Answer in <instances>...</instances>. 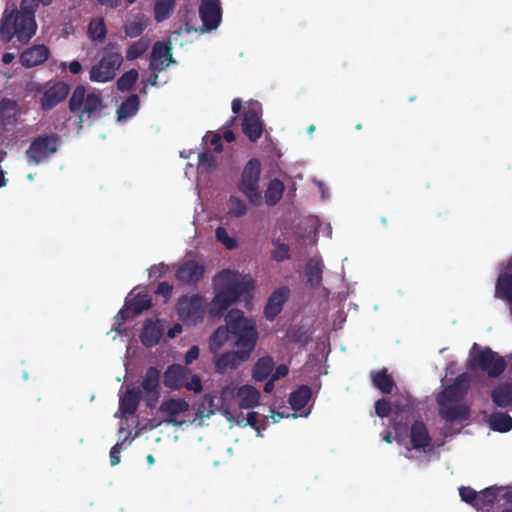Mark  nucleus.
<instances>
[{
	"label": "nucleus",
	"mask_w": 512,
	"mask_h": 512,
	"mask_svg": "<svg viewBox=\"0 0 512 512\" xmlns=\"http://www.w3.org/2000/svg\"><path fill=\"white\" fill-rule=\"evenodd\" d=\"M35 16L21 11L5 14L0 24V35L6 42L16 37L21 43H27L36 32Z\"/></svg>",
	"instance_id": "nucleus-1"
},
{
	"label": "nucleus",
	"mask_w": 512,
	"mask_h": 512,
	"mask_svg": "<svg viewBox=\"0 0 512 512\" xmlns=\"http://www.w3.org/2000/svg\"><path fill=\"white\" fill-rule=\"evenodd\" d=\"M106 108L100 92L92 91L87 93L83 85L74 88L69 99V109L71 112L79 114V124L84 122V117L95 119L101 116L102 110Z\"/></svg>",
	"instance_id": "nucleus-2"
},
{
	"label": "nucleus",
	"mask_w": 512,
	"mask_h": 512,
	"mask_svg": "<svg viewBox=\"0 0 512 512\" xmlns=\"http://www.w3.org/2000/svg\"><path fill=\"white\" fill-rule=\"evenodd\" d=\"M225 322L230 335L236 338L235 344L237 347H247L254 350L258 332L253 320L246 318L241 310L232 309L226 314Z\"/></svg>",
	"instance_id": "nucleus-3"
},
{
	"label": "nucleus",
	"mask_w": 512,
	"mask_h": 512,
	"mask_svg": "<svg viewBox=\"0 0 512 512\" xmlns=\"http://www.w3.org/2000/svg\"><path fill=\"white\" fill-rule=\"evenodd\" d=\"M102 56L89 72L92 82L106 83L115 78L123 64L124 58L115 42H109L102 50Z\"/></svg>",
	"instance_id": "nucleus-4"
},
{
	"label": "nucleus",
	"mask_w": 512,
	"mask_h": 512,
	"mask_svg": "<svg viewBox=\"0 0 512 512\" xmlns=\"http://www.w3.org/2000/svg\"><path fill=\"white\" fill-rule=\"evenodd\" d=\"M253 288L254 283L251 279H242L226 284L212 299L208 310L209 315L211 317L221 316L229 306Z\"/></svg>",
	"instance_id": "nucleus-5"
},
{
	"label": "nucleus",
	"mask_w": 512,
	"mask_h": 512,
	"mask_svg": "<svg viewBox=\"0 0 512 512\" xmlns=\"http://www.w3.org/2000/svg\"><path fill=\"white\" fill-rule=\"evenodd\" d=\"M260 176V160L257 158H251L243 168L241 180L238 184V190L253 205H259L261 203V193L259 191Z\"/></svg>",
	"instance_id": "nucleus-6"
},
{
	"label": "nucleus",
	"mask_w": 512,
	"mask_h": 512,
	"mask_svg": "<svg viewBox=\"0 0 512 512\" xmlns=\"http://www.w3.org/2000/svg\"><path fill=\"white\" fill-rule=\"evenodd\" d=\"M60 137L56 133L42 134L32 139L26 156L30 164L38 165L58 151Z\"/></svg>",
	"instance_id": "nucleus-7"
},
{
	"label": "nucleus",
	"mask_w": 512,
	"mask_h": 512,
	"mask_svg": "<svg viewBox=\"0 0 512 512\" xmlns=\"http://www.w3.org/2000/svg\"><path fill=\"white\" fill-rule=\"evenodd\" d=\"M206 302L200 294L182 295L176 303V312L181 321L196 325L203 321Z\"/></svg>",
	"instance_id": "nucleus-8"
},
{
	"label": "nucleus",
	"mask_w": 512,
	"mask_h": 512,
	"mask_svg": "<svg viewBox=\"0 0 512 512\" xmlns=\"http://www.w3.org/2000/svg\"><path fill=\"white\" fill-rule=\"evenodd\" d=\"M505 359L492 351L489 347L479 349L471 356L470 367L479 368L488 374L490 378L500 376L506 369Z\"/></svg>",
	"instance_id": "nucleus-9"
},
{
	"label": "nucleus",
	"mask_w": 512,
	"mask_h": 512,
	"mask_svg": "<svg viewBox=\"0 0 512 512\" xmlns=\"http://www.w3.org/2000/svg\"><path fill=\"white\" fill-rule=\"evenodd\" d=\"M204 273L205 266L203 264L196 260H187L177 267L175 278L181 284L195 286L203 279Z\"/></svg>",
	"instance_id": "nucleus-10"
},
{
	"label": "nucleus",
	"mask_w": 512,
	"mask_h": 512,
	"mask_svg": "<svg viewBox=\"0 0 512 512\" xmlns=\"http://www.w3.org/2000/svg\"><path fill=\"white\" fill-rule=\"evenodd\" d=\"M175 60L172 56V43L170 40L167 42L157 41L151 51L150 56V69L153 71H163L170 63Z\"/></svg>",
	"instance_id": "nucleus-11"
},
{
	"label": "nucleus",
	"mask_w": 512,
	"mask_h": 512,
	"mask_svg": "<svg viewBox=\"0 0 512 512\" xmlns=\"http://www.w3.org/2000/svg\"><path fill=\"white\" fill-rule=\"evenodd\" d=\"M189 407V403L183 398H169L161 403L159 412L165 416V422L178 427L181 426L184 421L177 420V417L187 412Z\"/></svg>",
	"instance_id": "nucleus-12"
},
{
	"label": "nucleus",
	"mask_w": 512,
	"mask_h": 512,
	"mask_svg": "<svg viewBox=\"0 0 512 512\" xmlns=\"http://www.w3.org/2000/svg\"><path fill=\"white\" fill-rule=\"evenodd\" d=\"M253 350L247 347H238L237 351H228L220 355L215 361V371L224 373L228 369L237 368L242 362L246 361Z\"/></svg>",
	"instance_id": "nucleus-13"
},
{
	"label": "nucleus",
	"mask_w": 512,
	"mask_h": 512,
	"mask_svg": "<svg viewBox=\"0 0 512 512\" xmlns=\"http://www.w3.org/2000/svg\"><path fill=\"white\" fill-rule=\"evenodd\" d=\"M199 16L205 30H215L221 21L222 11L219 0H202Z\"/></svg>",
	"instance_id": "nucleus-14"
},
{
	"label": "nucleus",
	"mask_w": 512,
	"mask_h": 512,
	"mask_svg": "<svg viewBox=\"0 0 512 512\" xmlns=\"http://www.w3.org/2000/svg\"><path fill=\"white\" fill-rule=\"evenodd\" d=\"M70 86L63 82L57 81L48 89L45 90L40 98L41 108L44 111H49L57 106L59 103L64 101L68 96Z\"/></svg>",
	"instance_id": "nucleus-15"
},
{
	"label": "nucleus",
	"mask_w": 512,
	"mask_h": 512,
	"mask_svg": "<svg viewBox=\"0 0 512 512\" xmlns=\"http://www.w3.org/2000/svg\"><path fill=\"white\" fill-rule=\"evenodd\" d=\"M152 306V298L148 294H137L132 298H127L124 307L118 312V316L123 321L140 315L143 311L148 310Z\"/></svg>",
	"instance_id": "nucleus-16"
},
{
	"label": "nucleus",
	"mask_w": 512,
	"mask_h": 512,
	"mask_svg": "<svg viewBox=\"0 0 512 512\" xmlns=\"http://www.w3.org/2000/svg\"><path fill=\"white\" fill-rule=\"evenodd\" d=\"M242 132L251 142H256L263 134V122L255 109H249L243 113Z\"/></svg>",
	"instance_id": "nucleus-17"
},
{
	"label": "nucleus",
	"mask_w": 512,
	"mask_h": 512,
	"mask_svg": "<svg viewBox=\"0 0 512 512\" xmlns=\"http://www.w3.org/2000/svg\"><path fill=\"white\" fill-rule=\"evenodd\" d=\"M191 370L181 364H171L163 374V384L170 390H178L183 387L189 378Z\"/></svg>",
	"instance_id": "nucleus-18"
},
{
	"label": "nucleus",
	"mask_w": 512,
	"mask_h": 512,
	"mask_svg": "<svg viewBox=\"0 0 512 512\" xmlns=\"http://www.w3.org/2000/svg\"><path fill=\"white\" fill-rule=\"evenodd\" d=\"M410 442L415 450L424 451L431 450L433 447L432 438L428 428L423 421L416 420L410 428Z\"/></svg>",
	"instance_id": "nucleus-19"
},
{
	"label": "nucleus",
	"mask_w": 512,
	"mask_h": 512,
	"mask_svg": "<svg viewBox=\"0 0 512 512\" xmlns=\"http://www.w3.org/2000/svg\"><path fill=\"white\" fill-rule=\"evenodd\" d=\"M290 290L282 286L276 289L268 298L264 308V315L267 320H274L282 311L284 304L288 300Z\"/></svg>",
	"instance_id": "nucleus-20"
},
{
	"label": "nucleus",
	"mask_w": 512,
	"mask_h": 512,
	"mask_svg": "<svg viewBox=\"0 0 512 512\" xmlns=\"http://www.w3.org/2000/svg\"><path fill=\"white\" fill-rule=\"evenodd\" d=\"M142 388L151 398L147 401V406L153 407L159 398L160 371L156 367H149L142 381Z\"/></svg>",
	"instance_id": "nucleus-21"
},
{
	"label": "nucleus",
	"mask_w": 512,
	"mask_h": 512,
	"mask_svg": "<svg viewBox=\"0 0 512 512\" xmlns=\"http://www.w3.org/2000/svg\"><path fill=\"white\" fill-rule=\"evenodd\" d=\"M238 388L233 385H227L220 392V408L219 411L228 419L232 420L237 412L236 403L238 404Z\"/></svg>",
	"instance_id": "nucleus-22"
},
{
	"label": "nucleus",
	"mask_w": 512,
	"mask_h": 512,
	"mask_svg": "<svg viewBox=\"0 0 512 512\" xmlns=\"http://www.w3.org/2000/svg\"><path fill=\"white\" fill-rule=\"evenodd\" d=\"M50 51L45 45H33L20 54V63L25 68H32L44 63Z\"/></svg>",
	"instance_id": "nucleus-23"
},
{
	"label": "nucleus",
	"mask_w": 512,
	"mask_h": 512,
	"mask_svg": "<svg viewBox=\"0 0 512 512\" xmlns=\"http://www.w3.org/2000/svg\"><path fill=\"white\" fill-rule=\"evenodd\" d=\"M468 387V376L463 373L459 375L452 384L445 387L441 393V397L449 402L460 401L466 396Z\"/></svg>",
	"instance_id": "nucleus-24"
},
{
	"label": "nucleus",
	"mask_w": 512,
	"mask_h": 512,
	"mask_svg": "<svg viewBox=\"0 0 512 512\" xmlns=\"http://www.w3.org/2000/svg\"><path fill=\"white\" fill-rule=\"evenodd\" d=\"M162 335L163 327L160 324V321L157 320L154 322L152 320H147L143 325L140 339L145 347L151 348L159 343Z\"/></svg>",
	"instance_id": "nucleus-25"
},
{
	"label": "nucleus",
	"mask_w": 512,
	"mask_h": 512,
	"mask_svg": "<svg viewBox=\"0 0 512 512\" xmlns=\"http://www.w3.org/2000/svg\"><path fill=\"white\" fill-rule=\"evenodd\" d=\"M439 415L446 421L463 422L470 416V410L466 405H442L439 410Z\"/></svg>",
	"instance_id": "nucleus-26"
},
{
	"label": "nucleus",
	"mask_w": 512,
	"mask_h": 512,
	"mask_svg": "<svg viewBox=\"0 0 512 512\" xmlns=\"http://www.w3.org/2000/svg\"><path fill=\"white\" fill-rule=\"evenodd\" d=\"M147 26L148 18L142 13H137L127 18V20L124 23L123 29L127 37L136 38L142 35Z\"/></svg>",
	"instance_id": "nucleus-27"
},
{
	"label": "nucleus",
	"mask_w": 512,
	"mask_h": 512,
	"mask_svg": "<svg viewBox=\"0 0 512 512\" xmlns=\"http://www.w3.org/2000/svg\"><path fill=\"white\" fill-rule=\"evenodd\" d=\"M371 380L373 385L380 390L382 394H391L396 384L392 375L387 368L371 372Z\"/></svg>",
	"instance_id": "nucleus-28"
},
{
	"label": "nucleus",
	"mask_w": 512,
	"mask_h": 512,
	"mask_svg": "<svg viewBox=\"0 0 512 512\" xmlns=\"http://www.w3.org/2000/svg\"><path fill=\"white\" fill-rule=\"evenodd\" d=\"M493 403L501 408L512 406V381L498 384L491 392Z\"/></svg>",
	"instance_id": "nucleus-29"
},
{
	"label": "nucleus",
	"mask_w": 512,
	"mask_h": 512,
	"mask_svg": "<svg viewBox=\"0 0 512 512\" xmlns=\"http://www.w3.org/2000/svg\"><path fill=\"white\" fill-rule=\"evenodd\" d=\"M404 401L405 403L396 400L392 404L389 400L385 398L378 399L375 402V413L380 418L388 417L393 409L396 414L402 413L406 410V407L409 406V400L405 399Z\"/></svg>",
	"instance_id": "nucleus-30"
},
{
	"label": "nucleus",
	"mask_w": 512,
	"mask_h": 512,
	"mask_svg": "<svg viewBox=\"0 0 512 512\" xmlns=\"http://www.w3.org/2000/svg\"><path fill=\"white\" fill-rule=\"evenodd\" d=\"M238 406L242 409L253 408L258 405L260 400L259 391L250 385H244L238 388Z\"/></svg>",
	"instance_id": "nucleus-31"
},
{
	"label": "nucleus",
	"mask_w": 512,
	"mask_h": 512,
	"mask_svg": "<svg viewBox=\"0 0 512 512\" xmlns=\"http://www.w3.org/2000/svg\"><path fill=\"white\" fill-rule=\"evenodd\" d=\"M141 397L142 395L139 388L127 389L123 397L120 399L119 408L121 412L133 415L137 411Z\"/></svg>",
	"instance_id": "nucleus-32"
},
{
	"label": "nucleus",
	"mask_w": 512,
	"mask_h": 512,
	"mask_svg": "<svg viewBox=\"0 0 512 512\" xmlns=\"http://www.w3.org/2000/svg\"><path fill=\"white\" fill-rule=\"evenodd\" d=\"M312 396V390L307 385H301L289 396V404L295 411H300L309 402Z\"/></svg>",
	"instance_id": "nucleus-33"
},
{
	"label": "nucleus",
	"mask_w": 512,
	"mask_h": 512,
	"mask_svg": "<svg viewBox=\"0 0 512 512\" xmlns=\"http://www.w3.org/2000/svg\"><path fill=\"white\" fill-rule=\"evenodd\" d=\"M323 265L320 261L309 260L305 267V276L310 287H319L322 283Z\"/></svg>",
	"instance_id": "nucleus-34"
},
{
	"label": "nucleus",
	"mask_w": 512,
	"mask_h": 512,
	"mask_svg": "<svg viewBox=\"0 0 512 512\" xmlns=\"http://www.w3.org/2000/svg\"><path fill=\"white\" fill-rule=\"evenodd\" d=\"M489 426L493 431L500 433L509 432L512 429V417L506 412H494L489 417Z\"/></svg>",
	"instance_id": "nucleus-35"
},
{
	"label": "nucleus",
	"mask_w": 512,
	"mask_h": 512,
	"mask_svg": "<svg viewBox=\"0 0 512 512\" xmlns=\"http://www.w3.org/2000/svg\"><path fill=\"white\" fill-rule=\"evenodd\" d=\"M140 100L137 94H131L117 109L118 120L134 116L139 109Z\"/></svg>",
	"instance_id": "nucleus-36"
},
{
	"label": "nucleus",
	"mask_w": 512,
	"mask_h": 512,
	"mask_svg": "<svg viewBox=\"0 0 512 512\" xmlns=\"http://www.w3.org/2000/svg\"><path fill=\"white\" fill-rule=\"evenodd\" d=\"M87 34L92 41L103 42L107 36L104 18H93L88 24Z\"/></svg>",
	"instance_id": "nucleus-37"
},
{
	"label": "nucleus",
	"mask_w": 512,
	"mask_h": 512,
	"mask_svg": "<svg viewBox=\"0 0 512 512\" xmlns=\"http://www.w3.org/2000/svg\"><path fill=\"white\" fill-rule=\"evenodd\" d=\"M176 6V0H155L154 19L163 22L171 17Z\"/></svg>",
	"instance_id": "nucleus-38"
},
{
	"label": "nucleus",
	"mask_w": 512,
	"mask_h": 512,
	"mask_svg": "<svg viewBox=\"0 0 512 512\" xmlns=\"http://www.w3.org/2000/svg\"><path fill=\"white\" fill-rule=\"evenodd\" d=\"M274 361L272 357L260 358L253 367L252 375L257 381L265 380L273 371Z\"/></svg>",
	"instance_id": "nucleus-39"
},
{
	"label": "nucleus",
	"mask_w": 512,
	"mask_h": 512,
	"mask_svg": "<svg viewBox=\"0 0 512 512\" xmlns=\"http://www.w3.org/2000/svg\"><path fill=\"white\" fill-rule=\"evenodd\" d=\"M284 184L279 179H272L265 191L266 203L270 206L277 204L283 196Z\"/></svg>",
	"instance_id": "nucleus-40"
},
{
	"label": "nucleus",
	"mask_w": 512,
	"mask_h": 512,
	"mask_svg": "<svg viewBox=\"0 0 512 512\" xmlns=\"http://www.w3.org/2000/svg\"><path fill=\"white\" fill-rule=\"evenodd\" d=\"M151 40L148 37H141L129 45L126 51L128 61L141 57L150 47Z\"/></svg>",
	"instance_id": "nucleus-41"
},
{
	"label": "nucleus",
	"mask_w": 512,
	"mask_h": 512,
	"mask_svg": "<svg viewBox=\"0 0 512 512\" xmlns=\"http://www.w3.org/2000/svg\"><path fill=\"white\" fill-rule=\"evenodd\" d=\"M230 332L229 329L225 326H220L216 329V331L212 334L209 341L210 351L214 354L218 353V351L222 348V346L229 340Z\"/></svg>",
	"instance_id": "nucleus-42"
},
{
	"label": "nucleus",
	"mask_w": 512,
	"mask_h": 512,
	"mask_svg": "<svg viewBox=\"0 0 512 512\" xmlns=\"http://www.w3.org/2000/svg\"><path fill=\"white\" fill-rule=\"evenodd\" d=\"M215 413L214 396L205 394L197 405L196 417L199 419L209 418Z\"/></svg>",
	"instance_id": "nucleus-43"
},
{
	"label": "nucleus",
	"mask_w": 512,
	"mask_h": 512,
	"mask_svg": "<svg viewBox=\"0 0 512 512\" xmlns=\"http://www.w3.org/2000/svg\"><path fill=\"white\" fill-rule=\"evenodd\" d=\"M139 77L136 69H130L123 73L117 80V89L121 92L130 91L134 87Z\"/></svg>",
	"instance_id": "nucleus-44"
},
{
	"label": "nucleus",
	"mask_w": 512,
	"mask_h": 512,
	"mask_svg": "<svg viewBox=\"0 0 512 512\" xmlns=\"http://www.w3.org/2000/svg\"><path fill=\"white\" fill-rule=\"evenodd\" d=\"M228 215L235 218L243 217L247 213L246 203L238 196L231 195L227 202Z\"/></svg>",
	"instance_id": "nucleus-45"
},
{
	"label": "nucleus",
	"mask_w": 512,
	"mask_h": 512,
	"mask_svg": "<svg viewBox=\"0 0 512 512\" xmlns=\"http://www.w3.org/2000/svg\"><path fill=\"white\" fill-rule=\"evenodd\" d=\"M274 249L271 252V258L276 262H283L290 259V247L282 243L279 238L273 239Z\"/></svg>",
	"instance_id": "nucleus-46"
},
{
	"label": "nucleus",
	"mask_w": 512,
	"mask_h": 512,
	"mask_svg": "<svg viewBox=\"0 0 512 512\" xmlns=\"http://www.w3.org/2000/svg\"><path fill=\"white\" fill-rule=\"evenodd\" d=\"M215 237L217 241L225 245L226 248L232 250L237 247V242L234 238H231L227 230L224 227H217L215 230Z\"/></svg>",
	"instance_id": "nucleus-47"
},
{
	"label": "nucleus",
	"mask_w": 512,
	"mask_h": 512,
	"mask_svg": "<svg viewBox=\"0 0 512 512\" xmlns=\"http://www.w3.org/2000/svg\"><path fill=\"white\" fill-rule=\"evenodd\" d=\"M459 495L462 501L471 504L477 509H479V507H477L476 504H474V501L477 498V492L473 488L469 486H461L459 488Z\"/></svg>",
	"instance_id": "nucleus-48"
},
{
	"label": "nucleus",
	"mask_w": 512,
	"mask_h": 512,
	"mask_svg": "<svg viewBox=\"0 0 512 512\" xmlns=\"http://www.w3.org/2000/svg\"><path fill=\"white\" fill-rule=\"evenodd\" d=\"M480 496L484 505H492L498 497V489L493 486L485 488L480 492Z\"/></svg>",
	"instance_id": "nucleus-49"
},
{
	"label": "nucleus",
	"mask_w": 512,
	"mask_h": 512,
	"mask_svg": "<svg viewBox=\"0 0 512 512\" xmlns=\"http://www.w3.org/2000/svg\"><path fill=\"white\" fill-rule=\"evenodd\" d=\"M198 160L200 167H205L208 170H211L215 167V156L209 151L200 153L198 155Z\"/></svg>",
	"instance_id": "nucleus-50"
},
{
	"label": "nucleus",
	"mask_w": 512,
	"mask_h": 512,
	"mask_svg": "<svg viewBox=\"0 0 512 512\" xmlns=\"http://www.w3.org/2000/svg\"><path fill=\"white\" fill-rule=\"evenodd\" d=\"M183 387H185L189 391H193L195 393H200L203 389L201 378L198 375L193 374V375H191L189 381L187 379L184 382Z\"/></svg>",
	"instance_id": "nucleus-51"
},
{
	"label": "nucleus",
	"mask_w": 512,
	"mask_h": 512,
	"mask_svg": "<svg viewBox=\"0 0 512 512\" xmlns=\"http://www.w3.org/2000/svg\"><path fill=\"white\" fill-rule=\"evenodd\" d=\"M40 3L37 0H22L20 4V11L31 16H35L36 9Z\"/></svg>",
	"instance_id": "nucleus-52"
},
{
	"label": "nucleus",
	"mask_w": 512,
	"mask_h": 512,
	"mask_svg": "<svg viewBox=\"0 0 512 512\" xmlns=\"http://www.w3.org/2000/svg\"><path fill=\"white\" fill-rule=\"evenodd\" d=\"M166 270H167V266L163 263L153 265L149 269V278L153 279V280H157L165 274Z\"/></svg>",
	"instance_id": "nucleus-53"
},
{
	"label": "nucleus",
	"mask_w": 512,
	"mask_h": 512,
	"mask_svg": "<svg viewBox=\"0 0 512 512\" xmlns=\"http://www.w3.org/2000/svg\"><path fill=\"white\" fill-rule=\"evenodd\" d=\"M173 291V286L168 282H160L155 291L156 294L163 296L164 298H170Z\"/></svg>",
	"instance_id": "nucleus-54"
},
{
	"label": "nucleus",
	"mask_w": 512,
	"mask_h": 512,
	"mask_svg": "<svg viewBox=\"0 0 512 512\" xmlns=\"http://www.w3.org/2000/svg\"><path fill=\"white\" fill-rule=\"evenodd\" d=\"M121 445L122 443H116L110 449V463L112 466H115L120 463Z\"/></svg>",
	"instance_id": "nucleus-55"
},
{
	"label": "nucleus",
	"mask_w": 512,
	"mask_h": 512,
	"mask_svg": "<svg viewBox=\"0 0 512 512\" xmlns=\"http://www.w3.org/2000/svg\"><path fill=\"white\" fill-rule=\"evenodd\" d=\"M199 357V348L196 345H193L189 348V350L185 354V364L189 365L194 360Z\"/></svg>",
	"instance_id": "nucleus-56"
},
{
	"label": "nucleus",
	"mask_w": 512,
	"mask_h": 512,
	"mask_svg": "<svg viewBox=\"0 0 512 512\" xmlns=\"http://www.w3.org/2000/svg\"><path fill=\"white\" fill-rule=\"evenodd\" d=\"M17 108V102L9 99L3 98L0 101V113H4L5 110H15Z\"/></svg>",
	"instance_id": "nucleus-57"
},
{
	"label": "nucleus",
	"mask_w": 512,
	"mask_h": 512,
	"mask_svg": "<svg viewBox=\"0 0 512 512\" xmlns=\"http://www.w3.org/2000/svg\"><path fill=\"white\" fill-rule=\"evenodd\" d=\"M210 144L214 146V151L216 153H220L223 150V145L221 143V135L218 133H215L212 135L210 139Z\"/></svg>",
	"instance_id": "nucleus-58"
},
{
	"label": "nucleus",
	"mask_w": 512,
	"mask_h": 512,
	"mask_svg": "<svg viewBox=\"0 0 512 512\" xmlns=\"http://www.w3.org/2000/svg\"><path fill=\"white\" fill-rule=\"evenodd\" d=\"M289 370L288 367L284 364H280L276 367L274 373L272 374V378L274 380H278L282 377H285L288 374Z\"/></svg>",
	"instance_id": "nucleus-59"
},
{
	"label": "nucleus",
	"mask_w": 512,
	"mask_h": 512,
	"mask_svg": "<svg viewBox=\"0 0 512 512\" xmlns=\"http://www.w3.org/2000/svg\"><path fill=\"white\" fill-rule=\"evenodd\" d=\"M68 69L72 74L77 75L82 72L83 68L79 61L73 60L68 64Z\"/></svg>",
	"instance_id": "nucleus-60"
},
{
	"label": "nucleus",
	"mask_w": 512,
	"mask_h": 512,
	"mask_svg": "<svg viewBox=\"0 0 512 512\" xmlns=\"http://www.w3.org/2000/svg\"><path fill=\"white\" fill-rule=\"evenodd\" d=\"M182 332V326L180 324H175L173 327H171L168 332H167V336L168 338L170 339H173L175 338L178 334H180Z\"/></svg>",
	"instance_id": "nucleus-61"
},
{
	"label": "nucleus",
	"mask_w": 512,
	"mask_h": 512,
	"mask_svg": "<svg viewBox=\"0 0 512 512\" xmlns=\"http://www.w3.org/2000/svg\"><path fill=\"white\" fill-rule=\"evenodd\" d=\"M258 423V413L257 412H249L247 415V424L251 427H256Z\"/></svg>",
	"instance_id": "nucleus-62"
},
{
	"label": "nucleus",
	"mask_w": 512,
	"mask_h": 512,
	"mask_svg": "<svg viewBox=\"0 0 512 512\" xmlns=\"http://www.w3.org/2000/svg\"><path fill=\"white\" fill-rule=\"evenodd\" d=\"M97 2L110 8H116L120 5L121 0H97Z\"/></svg>",
	"instance_id": "nucleus-63"
},
{
	"label": "nucleus",
	"mask_w": 512,
	"mask_h": 512,
	"mask_svg": "<svg viewBox=\"0 0 512 512\" xmlns=\"http://www.w3.org/2000/svg\"><path fill=\"white\" fill-rule=\"evenodd\" d=\"M231 106H232L231 107L232 108V112L234 114H238L240 112V110H241L242 102H241V100L239 98H235V99H233Z\"/></svg>",
	"instance_id": "nucleus-64"
}]
</instances>
